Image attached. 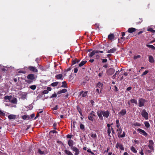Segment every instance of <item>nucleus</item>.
Here are the masks:
<instances>
[{
  "label": "nucleus",
  "mask_w": 155,
  "mask_h": 155,
  "mask_svg": "<svg viewBox=\"0 0 155 155\" xmlns=\"http://www.w3.org/2000/svg\"><path fill=\"white\" fill-rule=\"evenodd\" d=\"M103 51H99L97 50H94L91 52L89 53V55L90 58L92 57L94 55L96 59H99L100 57V53H103Z\"/></svg>",
  "instance_id": "nucleus-1"
},
{
  "label": "nucleus",
  "mask_w": 155,
  "mask_h": 155,
  "mask_svg": "<svg viewBox=\"0 0 155 155\" xmlns=\"http://www.w3.org/2000/svg\"><path fill=\"white\" fill-rule=\"evenodd\" d=\"M27 78L28 80H26L25 82L28 84L31 83L36 78L35 75L33 74H30L28 75L27 76Z\"/></svg>",
  "instance_id": "nucleus-2"
},
{
  "label": "nucleus",
  "mask_w": 155,
  "mask_h": 155,
  "mask_svg": "<svg viewBox=\"0 0 155 155\" xmlns=\"http://www.w3.org/2000/svg\"><path fill=\"white\" fill-rule=\"evenodd\" d=\"M117 134L118 136L119 137H124L125 136V132H124L122 134H121V133L122 132V129H117Z\"/></svg>",
  "instance_id": "nucleus-3"
},
{
  "label": "nucleus",
  "mask_w": 155,
  "mask_h": 155,
  "mask_svg": "<svg viewBox=\"0 0 155 155\" xmlns=\"http://www.w3.org/2000/svg\"><path fill=\"white\" fill-rule=\"evenodd\" d=\"M38 152L41 155H45L48 153L45 148H44L41 149H38Z\"/></svg>",
  "instance_id": "nucleus-4"
},
{
  "label": "nucleus",
  "mask_w": 155,
  "mask_h": 155,
  "mask_svg": "<svg viewBox=\"0 0 155 155\" xmlns=\"http://www.w3.org/2000/svg\"><path fill=\"white\" fill-rule=\"evenodd\" d=\"M141 115L143 117H144L146 120H147L148 118V113L145 109L142 110L141 112Z\"/></svg>",
  "instance_id": "nucleus-5"
},
{
  "label": "nucleus",
  "mask_w": 155,
  "mask_h": 155,
  "mask_svg": "<svg viewBox=\"0 0 155 155\" xmlns=\"http://www.w3.org/2000/svg\"><path fill=\"white\" fill-rule=\"evenodd\" d=\"M71 149L73 151L75 152L74 155H78L79 154L80 151L77 148L75 147H72Z\"/></svg>",
  "instance_id": "nucleus-6"
},
{
  "label": "nucleus",
  "mask_w": 155,
  "mask_h": 155,
  "mask_svg": "<svg viewBox=\"0 0 155 155\" xmlns=\"http://www.w3.org/2000/svg\"><path fill=\"white\" fill-rule=\"evenodd\" d=\"M149 143L148 147L151 150H153L154 143L153 141L152 140H149Z\"/></svg>",
  "instance_id": "nucleus-7"
},
{
  "label": "nucleus",
  "mask_w": 155,
  "mask_h": 155,
  "mask_svg": "<svg viewBox=\"0 0 155 155\" xmlns=\"http://www.w3.org/2000/svg\"><path fill=\"white\" fill-rule=\"evenodd\" d=\"M145 101V100L142 98L140 99L139 100V106L140 107L143 106Z\"/></svg>",
  "instance_id": "nucleus-8"
},
{
  "label": "nucleus",
  "mask_w": 155,
  "mask_h": 155,
  "mask_svg": "<svg viewBox=\"0 0 155 155\" xmlns=\"http://www.w3.org/2000/svg\"><path fill=\"white\" fill-rule=\"evenodd\" d=\"M94 112L93 111H91L89 115L88 116V118L89 120L91 121L93 120V117L95 116Z\"/></svg>",
  "instance_id": "nucleus-9"
},
{
  "label": "nucleus",
  "mask_w": 155,
  "mask_h": 155,
  "mask_svg": "<svg viewBox=\"0 0 155 155\" xmlns=\"http://www.w3.org/2000/svg\"><path fill=\"white\" fill-rule=\"evenodd\" d=\"M28 68L30 71L35 72H37L38 71V70L36 68L33 66H29Z\"/></svg>",
  "instance_id": "nucleus-10"
},
{
  "label": "nucleus",
  "mask_w": 155,
  "mask_h": 155,
  "mask_svg": "<svg viewBox=\"0 0 155 155\" xmlns=\"http://www.w3.org/2000/svg\"><path fill=\"white\" fill-rule=\"evenodd\" d=\"M12 97V96H5L4 97V102H10Z\"/></svg>",
  "instance_id": "nucleus-11"
},
{
  "label": "nucleus",
  "mask_w": 155,
  "mask_h": 155,
  "mask_svg": "<svg viewBox=\"0 0 155 155\" xmlns=\"http://www.w3.org/2000/svg\"><path fill=\"white\" fill-rule=\"evenodd\" d=\"M97 114L99 117V118L101 120L103 119V117L102 116V115H103V111H98L97 112Z\"/></svg>",
  "instance_id": "nucleus-12"
},
{
  "label": "nucleus",
  "mask_w": 155,
  "mask_h": 155,
  "mask_svg": "<svg viewBox=\"0 0 155 155\" xmlns=\"http://www.w3.org/2000/svg\"><path fill=\"white\" fill-rule=\"evenodd\" d=\"M116 147L117 148H119L120 149L122 150H124V148L123 147L122 145L118 143H117L116 145Z\"/></svg>",
  "instance_id": "nucleus-13"
},
{
  "label": "nucleus",
  "mask_w": 155,
  "mask_h": 155,
  "mask_svg": "<svg viewBox=\"0 0 155 155\" xmlns=\"http://www.w3.org/2000/svg\"><path fill=\"white\" fill-rule=\"evenodd\" d=\"M126 113V111L125 109H123L121 111L118 113V115L121 117L122 116H123Z\"/></svg>",
  "instance_id": "nucleus-14"
},
{
  "label": "nucleus",
  "mask_w": 155,
  "mask_h": 155,
  "mask_svg": "<svg viewBox=\"0 0 155 155\" xmlns=\"http://www.w3.org/2000/svg\"><path fill=\"white\" fill-rule=\"evenodd\" d=\"M138 130L140 134L143 135L144 136H147V134L144 130L140 129H138Z\"/></svg>",
  "instance_id": "nucleus-15"
},
{
  "label": "nucleus",
  "mask_w": 155,
  "mask_h": 155,
  "mask_svg": "<svg viewBox=\"0 0 155 155\" xmlns=\"http://www.w3.org/2000/svg\"><path fill=\"white\" fill-rule=\"evenodd\" d=\"M102 111L103 116L107 118L109 115L110 113L108 111Z\"/></svg>",
  "instance_id": "nucleus-16"
},
{
  "label": "nucleus",
  "mask_w": 155,
  "mask_h": 155,
  "mask_svg": "<svg viewBox=\"0 0 155 155\" xmlns=\"http://www.w3.org/2000/svg\"><path fill=\"white\" fill-rule=\"evenodd\" d=\"M136 30V29L134 28H129L128 30V32L130 33H132L135 31Z\"/></svg>",
  "instance_id": "nucleus-17"
},
{
  "label": "nucleus",
  "mask_w": 155,
  "mask_h": 155,
  "mask_svg": "<svg viewBox=\"0 0 155 155\" xmlns=\"http://www.w3.org/2000/svg\"><path fill=\"white\" fill-rule=\"evenodd\" d=\"M149 61L151 63H153L154 62V60L153 56L151 55H149Z\"/></svg>",
  "instance_id": "nucleus-18"
},
{
  "label": "nucleus",
  "mask_w": 155,
  "mask_h": 155,
  "mask_svg": "<svg viewBox=\"0 0 155 155\" xmlns=\"http://www.w3.org/2000/svg\"><path fill=\"white\" fill-rule=\"evenodd\" d=\"M116 51L115 48H113L112 49L108 51L107 53H114Z\"/></svg>",
  "instance_id": "nucleus-19"
},
{
  "label": "nucleus",
  "mask_w": 155,
  "mask_h": 155,
  "mask_svg": "<svg viewBox=\"0 0 155 155\" xmlns=\"http://www.w3.org/2000/svg\"><path fill=\"white\" fill-rule=\"evenodd\" d=\"M55 77L58 79H63V78H62V75L61 74L56 75L55 76Z\"/></svg>",
  "instance_id": "nucleus-20"
},
{
  "label": "nucleus",
  "mask_w": 155,
  "mask_h": 155,
  "mask_svg": "<svg viewBox=\"0 0 155 155\" xmlns=\"http://www.w3.org/2000/svg\"><path fill=\"white\" fill-rule=\"evenodd\" d=\"M73 143L74 142L72 140H68V144L70 147H73L72 146L73 145Z\"/></svg>",
  "instance_id": "nucleus-21"
},
{
  "label": "nucleus",
  "mask_w": 155,
  "mask_h": 155,
  "mask_svg": "<svg viewBox=\"0 0 155 155\" xmlns=\"http://www.w3.org/2000/svg\"><path fill=\"white\" fill-rule=\"evenodd\" d=\"M67 91V90L65 89H62L61 90L58 91V92L57 94H61L63 93H65Z\"/></svg>",
  "instance_id": "nucleus-22"
},
{
  "label": "nucleus",
  "mask_w": 155,
  "mask_h": 155,
  "mask_svg": "<svg viewBox=\"0 0 155 155\" xmlns=\"http://www.w3.org/2000/svg\"><path fill=\"white\" fill-rule=\"evenodd\" d=\"M27 94L26 93H25L21 95V98L23 100L25 99L27 97Z\"/></svg>",
  "instance_id": "nucleus-23"
},
{
  "label": "nucleus",
  "mask_w": 155,
  "mask_h": 155,
  "mask_svg": "<svg viewBox=\"0 0 155 155\" xmlns=\"http://www.w3.org/2000/svg\"><path fill=\"white\" fill-rule=\"evenodd\" d=\"M8 118L9 119H15L16 118V116L14 115L11 114L9 115Z\"/></svg>",
  "instance_id": "nucleus-24"
},
{
  "label": "nucleus",
  "mask_w": 155,
  "mask_h": 155,
  "mask_svg": "<svg viewBox=\"0 0 155 155\" xmlns=\"http://www.w3.org/2000/svg\"><path fill=\"white\" fill-rule=\"evenodd\" d=\"M10 102L12 103L17 104V100L16 98H14L12 100H11Z\"/></svg>",
  "instance_id": "nucleus-25"
},
{
  "label": "nucleus",
  "mask_w": 155,
  "mask_h": 155,
  "mask_svg": "<svg viewBox=\"0 0 155 155\" xmlns=\"http://www.w3.org/2000/svg\"><path fill=\"white\" fill-rule=\"evenodd\" d=\"M114 35L113 34H110L108 35V38L110 40H112L114 39Z\"/></svg>",
  "instance_id": "nucleus-26"
},
{
  "label": "nucleus",
  "mask_w": 155,
  "mask_h": 155,
  "mask_svg": "<svg viewBox=\"0 0 155 155\" xmlns=\"http://www.w3.org/2000/svg\"><path fill=\"white\" fill-rule=\"evenodd\" d=\"M64 153L68 155H73L72 153L69 150H65L64 151Z\"/></svg>",
  "instance_id": "nucleus-27"
},
{
  "label": "nucleus",
  "mask_w": 155,
  "mask_h": 155,
  "mask_svg": "<svg viewBox=\"0 0 155 155\" xmlns=\"http://www.w3.org/2000/svg\"><path fill=\"white\" fill-rule=\"evenodd\" d=\"M22 118L24 120H29L30 118L29 116L28 115H24L22 117Z\"/></svg>",
  "instance_id": "nucleus-28"
},
{
  "label": "nucleus",
  "mask_w": 155,
  "mask_h": 155,
  "mask_svg": "<svg viewBox=\"0 0 155 155\" xmlns=\"http://www.w3.org/2000/svg\"><path fill=\"white\" fill-rule=\"evenodd\" d=\"M87 62L86 61H82L79 64V67H81L84 64Z\"/></svg>",
  "instance_id": "nucleus-29"
},
{
  "label": "nucleus",
  "mask_w": 155,
  "mask_h": 155,
  "mask_svg": "<svg viewBox=\"0 0 155 155\" xmlns=\"http://www.w3.org/2000/svg\"><path fill=\"white\" fill-rule=\"evenodd\" d=\"M80 61V60L77 59H75L74 60H73L72 63L73 64H75L77 63H78Z\"/></svg>",
  "instance_id": "nucleus-30"
},
{
  "label": "nucleus",
  "mask_w": 155,
  "mask_h": 155,
  "mask_svg": "<svg viewBox=\"0 0 155 155\" xmlns=\"http://www.w3.org/2000/svg\"><path fill=\"white\" fill-rule=\"evenodd\" d=\"M131 150L134 153H136L137 151L135 148L133 146H132L130 148Z\"/></svg>",
  "instance_id": "nucleus-31"
},
{
  "label": "nucleus",
  "mask_w": 155,
  "mask_h": 155,
  "mask_svg": "<svg viewBox=\"0 0 155 155\" xmlns=\"http://www.w3.org/2000/svg\"><path fill=\"white\" fill-rule=\"evenodd\" d=\"M146 46L150 48H151L153 49H155V47L153 45H147Z\"/></svg>",
  "instance_id": "nucleus-32"
},
{
  "label": "nucleus",
  "mask_w": 155,
  "mask_h": 155,
  "mask_svg": "<svg viewBox=\"0 0 155 155\" xmlns=\"http://www.w3.org/2000/svg\"><path fill=\"white\" fill-rule=\"evenodd\" d=\"M62 85L61 86L62 87H67V84L65 81H63V82H62Z\"/></svg>",
  "instance_id": "nucleus-33"
},
{
  "label": "nucleus",
  "mask_w": 155,
  "mask_h": 155,
  "mask_svg": "<svg viewBox=\"0 0 155 155\" xmlns=\"http://www.w3.org/2000/svg\"><path fill=\"white\" fill-rule=\"evenodd\" d=\"M103 84L100 82H99L97 84V87L99 88H102V87Z\"/></svg>",
  "instance_id": "nucleus-34"
},
{
  "label": "nucleus",
  "mask_w": 155,
  "mask_h": 155,
  "mask_svg": "<svg viewBox=\"0 0 155 155\" xmlns=\"http://www.w3.org/2000/svg\"><path fill=\"white\" fill-rule=\"evenodd\" d=\"M130 101L132 103H134L135 104H137V101L135 99H131L130 100Z\"/></svg>",
  "instance_id": "nucleus-35"
},
{
  "label": "nucleus",
  "mask_w": 155,
  "mask_h": 155,
  "mask_svg": "<svg viewBox=\"0 0 155 155\" xmlns=\"http://www.w3.org/2000/svg\"><path fill=\"white\" fill-rule=\"evenodd\" d=\"M58 82H54L51 84V85L53 87H55L58 85Z\"/></svg>",
  "instance_id": "nucleus-36"
},
{
  "label": "nucleus",
  "mask_w": 155,
  "mask_h": 155,
  "mask_svg": "<svg viewBox=\"0 0 155 155\" xmlns=\"http://www.w3.org/2000/svg\"><path fill=\"white\" fill-rule=\"evenodd\" d=\"M77 109L78 111L79 112V113L81 115L82 114L81 110V108L79 106H77Z\"/></svg>",
  "instance_id": "nucleus-37"
},
{
  "label": "nucleus",
  "mask_w": 155,
  "mask_h": 155,
  "mask_svg": "<svg viewBox=\"0 0 155 155\" xmlns=\"http://www.w3.org/2000/svg\"><path fill=\"white\" fill-rule=\"evenodd\" d=\"M36 87V86L35 85H31L30 87V88L33 90H35Z\"/></svg>",
  "instance_id": "nucleus-38"
},
{
  "label": "nucleus",
  "mask_w": 155,
  "mask_h": 155,
  "mask_svg": "<svg viewBox=\"0 0 155 155\" xmlns=\"http://www.w3.org/2000/svg\"><path fill=\"white\" fill-rule=\"evenodd\" d=\"M144 124L145 126L147 127H150V124L147 122H144Z\"/></svg>",
  "instance_id": "nucleus-39"
},
{
  "label": "nucleus",
  "mask_w": 155,
  "mask_h": 155,
  "mask_svg": "<svg viewBox=\"0 0 155 155\" xmlns=\"http://www.w3.org/2000/svg\"><path fill=\"white\" fill-rule=\"evenodd\" d=\"M111 128H108L107 134H108V135L110 136V134L111 133Z\"/></svg>",
  "instance_id": "nucleus-40"
},
{
  "label": "nucleus",
  "mask_w": 155,
  "mask_h": 155,
  "mask_svg": "<svg viewBox=\"0 0 155 155\" xmlns=\"http://www.w3.org/2000/svg\"><path fill=\"white\" fill-rule=\"evenodd\" d=\"M87 91L84 92L82 94V96L84 97H86L87 95Z\"/></svg>",
  "instance_id": "nucleus-41"
},
{
  "label": "nucleus",
  "mask_w": 155,
  "mask_h": 155,
  "mask_svg": "<svg viewBox=\"0 0 155 155\" xmlns=\"http://www.w3.org/2000/svg\"><path fill=\"white\" fill-rule=\"evenodd\" d=\"M91 136L93 138H96L97 135L95 134H91Z\"/></svg>",
  "instance_id": "nucleus-42"
},
{
  "label": "nucleus",
  "mask_w": 155,
  "mask_h": 155,
  "mask_svg": "<svg viewBox=\"0 0 155 155\" xmlns=\"http://www.w3.org/2000/svg\"><path fill=\"white\" fill-rule=\"evenodd\" d=\"M5 114L4 111H2L0 110V115L2 116H4Z\"/></svg>",
  "instance_id": "nucleus-43"
},
{
  "label": "nucleus",
  "mask_w": 155,
  "mask_h": 155,
  "mask_svg": "<svg viewBox=\"0 0 155 155\" xmlns=\"http://www.w3.org/2000/svg\"><path fill=\"white\" fill-rule=\"evenodd\" d=\"M148 72V71H146L143 72V74L141 75V76H142L143 75L146 74Z\"/></svg>",
  "instance_id": "nucleus-44"
},
{
  "label": "nucleus",
  "mask_w": 155,
  "mask_h": 155,
  "mask_svg": "<svg viewBox=\"0 0 155 155\" xmlns=\"http://www.w3.org/2000/svg\"><path fill=\"white\" fill-rule=\"evenodd\" d=\"M57 97V94H56L54 93V94H53L51 97H50V98H53V97Z\"/></svg>",
  "instance_id": "nucleus-45"
},
{
  "label": "nucleus",
  "mask_w": 155,
  "mask_h": 155,
  "mask_svg": "<svg viewBox=\"0 0 155 155\" xmlns=\"http://www.w3.org/2000/svg\"><path fill=\"white\" fill-rule=\"evenodd\" d=\"M80 128L81 129L83 130L84 128V126L82 124H81L80 125Z\"/></svg>",
  "instance_id": "nucleus-46"
},
{
  "label": "nucleus",
  "mask_w": 155,
  "mask_h": 155,
  "mask_svg": "<svg viewBox=\"0 0 155 155\" xmlns=\"http://www.w3.org/2000/svg\"><path fill=\"white\" fill-rule=\"evenodd\" d=\"M148 31H150L154 33L155 32V31L153 30V29L152 28H150L148 29Z\"/></svg>",
  "instance_id": "nucleus-47"
},
{
  "label": "nucleus",
  "mask_w": 155,
  "mask_h": 155,
  "mask_svg": "<svg viewBox=\"0 0 155 155\" xmlns=\"http://www.w3.org/2000/svg\"><path fill=\"white\" fill-rule=\"evenodd\" d=\"M140 55H138L137 56H134V59L135 60V59H137V58H140Z\"/></svg>",
  "instance_id": "nucleus-48"
},
{
  "label": "nucleus",
  "mask_w": 155,
  "mask_h": 155,
  "mask_svg": "<svg viewBox=\"0 0 155 155\" xmlns=\"http://www.w3.org/2000/svg\"><path fill=\"white\" fill-rule=\"evenodd\" d=\"M48 90H45L43 91V93L44 94H48Z\"/></svg>",
  "instance_id": "nucleus-49"
},
{
  "label": "nucleus",
  "mask_w": 155,
  "mask_h": 155,
  "mask_svg": "<svg viewBox=\"0 0 155 155\" xmlns=\"http://www.w3.org/2000/svg\"><path fill=\"white\" fill-rule=\"evenodd\" d=\"M102 62L103 63H105L107 61V59H102Z\"/></svg>",
  "instance_id": "nucleus-50"
},
{
  "label": "nucleus",
  "mask_w": 155,
  "mask_h": 155,
  "mask_svg": "<svg viewBox=\"0 0 155 155\" xmlns=\"http://www.w3.org/2000/svg\"><path fill=\"white\" fill-rule=\"evenodd\" d=\"M18 73H23V74H25L26 73V72L25 71H23L20 70L19 71H18Z\"/></svg>",
  "instance_id": "nucleus-51"
},
{
  "label": "nucleus",
  "mask_w": 155,
  "mask_h": 155,
  "mask_svg": "<svg viewBox=\"0 0 155 155\" xmlns=\"http://www.w3.org/2000/svg\"><path fill=\"white\" fill-rule=\"evenodd\" d=\"M58 109V105H56L53 108V110H56Z\"/></svg>",
  "instance_id": "nucleus-52"
},
{
  "label": "nucleus",
  "mask_w": 155,
  "mask_h": 155,
  "mask_svg": "<svg viewBox=\"0 0 155 155\" xmlns=\"http://www.w3.org/2000/svg\"><path fill=\"white\" fill-rule=\"evenodd\" d=\"M96 91L97 92L98 94H100L101 93V91H99V90L98 89H96Z\"/></svg>",
  "instance_id": "nucleus-53"
},
{
  "label": "nucleus",
  "mask_w": 155,
  "mask_h": 155,
  "mask_svg": "<svg viewBox=\"0 0 155 155\" xmlns=\"http://www.w3.org/2000/svg\"><path fill=\"white\" fill-rule=\"evenodd\" d=\"M72 135H68L67 137L68 138H71L72 137Z\"/></svg>",
  "instance_id": "nucleus-54"
},
{
  "label": "nucleus",
  "mask_w": 155,
  "mask_h": 155,
  "mask_svg": "<svg viewBox=\"0 0 155 155\" xmlns=\"http://www.w3.org/2000/svg\"><path fill=\"white\" fill-rule=\"evenodd\" d=\"M117 127V129H121L120 127V125L119 124H117L116 125Z\"/></svg>",
  "instance_id": "nucleus-55"
},
{
  "label": "nucleus",
  "mask_w": 155,
  "mask_h": 155,
  "mask_svg": "<svg viewBox=\"0 0 155 155\" xmlns=\"http://www.w3.org/2000/svg\"><path fill=\"white\" fill-rule=\"evenodd\" d=\"M47 90H48V91H51V87H47Z\"/></svg>",
  "instance_id": "nucleus-56"
},
{
  "label": "nucleus",
  "mask_w": 155,
  "mask_h": 155,
  "mask_svg": "<svg viewBox=\"0 0 155 155\" xmlns=\"http://www.w3.org/2000/svg\"><path fill=\"white\" fill-rule=\"evenodd\" d=\"M78 70L77 68H74V73H77L78 72Z\"/></svg>",
  "instance_id": "nucleus-57"
},
{
  "label": "nucleus",
  "mask_w": 155,
  "mask_h": 155,
  "mask_svg": "<svg viewBox=\"0 0 155 155\" xmlns=\"http://www.w3.org/2000/svg\"><path fill=\"white\" fill-rule=\"evenodd\" d=\"M108 66V64H105L104 65H103V67L105 68H107Z\"/></svg>",
  "instance_id": "nucleus-58"
},
{
  "label": "nucleus",
  "mask_w": 155,
  "mask_h": 155,
  "mask_svg": "<svg viewBox=\"0 0 155 155\" xmlns=\"http://www.w3.org/2000/svg\"><path fill=\"white\" fill-rule=\"evenodd\" d=\"M131 88H132L131 87H130L127 88V90L128 91H129L131 90Z\"/></svg>",
  "instance_id": "nucleus-59"
},
{
  "label": "nucleus",
  "mask_w": 155,
  "mask_h": 155,
  "mask_svg": "<svg viewBox=\"0 0 155 155\" xmlns=\"http://www.w3.org/2000/svg\"><path fill=\"white\" fill-rule=\"evenodd\" d=\"M52 132L53 133H57V131L55 130H53V131H50V133Z\"/></svg>",
  "instance_id": "nucleus-60"
},
{
  "label": "nucleus",
  "mask_w": 155,
  "mask_h": 155,
  "mask_svg": "<svg viewBox=\"0 0 155 155\" xmlns=\"http://www.w3.org/2000/svg\"><path fill=\"white\" fill-rule=\"evenodd\" d=\"M111 130L112 131V133L113 134H114L115 133L114 131L113 128L112 127H111Z\"/></svg>",
  "instance_id": "nucleus-61"
},
{
  "label": "nucleus",
  "mask_w": 155,
  "mask_h": 155,
  "mask_svg": "<svg viewBox=\"0 0 155 155\" xmlns=\"http://www.w3.org/2000/svg\"><path fill=\"white\" fill-rule=\"evenodd\" d=\"M71 126H72V127H73L74 128H75V127L74 122L73 124H71Z\"/></svg>",
  "instance_id": "nucleus-62"
},
{
  "label": "nucleus",
  "mask_w": 155,
  "mask_h": 155,
  "mask_svg": "<svg viewBox=\"0 0 155 155\" xmlns=\"http://www.w3.org/2000/svg\"><path fill=\"white\" fill-rule=\"evenodd\" d=\"M31 118H33L35 117V114H33L31 115Z\"/></svg>",
  "instance_id": "nucleus-63"
},
{
  "label": "nucleus",
  "mask_w": 155,
  "mask_h": 155,
  "mask_svg": "<svg viewBox=\"0 0 155 155\" xmlns=\"http://www.w3.org/2000/svg\"><path fill=\"white\" fill-rule=\"evenodd\" d=\"M139 153L141 155H143L144 154V153L143 151H141L139 152Z\"/></svg>",
  "instance_id": "nucleus-64"
}]
</instances>
